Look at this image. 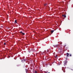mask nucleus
I'll list each match as a JSON object with an SVG mask.
<instances>
[{"label": "nucleus", "mask_w": 73, "mask_h": 73, "mask_svg": "<svg viewBox=\"0 0 73 73\" xmlns=\"http://www.w3.org/2000/svg\"><path fill=\"white\" fill-rule=\"evenodd\" d=\"M62 16L63 17H64V18H66V15H62Z\"/></svg>", "instance_id": "nucleus-1"}, {"label": "nucleus", "mask_w": 73, "mask_h": 73, "mask_svg": "<svg viewBox=\"0 0 73 73\" xmlns=\"http://www.w3.org/2000/svg\"><path fill=\"white\" fill-rule=\"evenodd\" d=\"M25 71L26 73H28V70H27V69H25Z\"/></svg>", "instance_id": "nucleus-2"}, {"label": "nucleus", "mask_w": 73, "mask_h": 73, "mask_svg": "<svg viewBox=\"0 0 73 73\" xmlns=\"http://www.w3.org/2000/svg\"><path fill=\"white\" fill-rule=\"evenodd\" d=\"M20 33H22V34L23 35H25V33H23V32L22 31H21L20 32Z\"/></svg>", "instance_id": "nucleus-3"}, {"label": "nucleus", "mask_w": 73, "mask_h": 73, "mask_svg": "<svg viewBox=\"0 0 73 73\" xmlns=\"http://www.w3.org/2000/svg\"><path fill=\"white\" fill-rule=\"evenodd\" d=\"M69 53H66V56L67 57H69Z\"/></svg>", "instance_id": "nucleus-4"}, {"label": "nucleus", "mask_w": 73, "mask_h": 73, "mask_svg": "<svg viewBox=\"0 0 73 73\" xmlns=\"http://www.w3.org/2000/svg\"><path fill=\"white\" fill-rule=\"evenodd\" d=\"M54 30H52L51 31V33H53V32H54Z\"/></svg>", "instance_id": "nucleus-5"}, {"label": "nucleus", "mask_w": 73, "mask_h": 73, "mask_svg": "<svg viewBox=\"0 0 73 73\" xmlns=\"http://www.w3.org/2000/svg\"><path fill=\"white\" fill-rule=\"evenodd\" d=\"M63 72H64V73H65V69H63Z\"/></svg>", "instance_id": "nucleus-6"}, {"label": "nucleus", "mask_w": 73, "mask_h": 73, "mask_svg": "<svg viewBox=\"0 0 73 73\" xmlns=\"http://www.w3.org/2000/svg\"><path fill=\"white\" fill-rule=\"evenodd\" d=\"M15 23L16 24V23H17V21L16 20H15Z\"/></svg>", "instance_id": "nucleus-7"}, {"label": "nucleus", "mask_w": 73, "mask_h": 73, "mask_svg": "<svg viewBox=\"0 0 73 73\" xmlns=\"http://www.w3.org/2000/svg\"><path fill=\"white\" fill-rule=\"evenodd\" d=\"M44 6H46V5H47V4H44Z\"/></svg>", "instance_id": "nucleus-8"}, {"label": "nucleus", "mask_w": 73, "mask_h": 73, "mask_svg": "<svg viewBox=\"0 0 73 73\" xmlns=\"http://www.w3.org/2000/svg\"><path fill=\"white\" fill-rule=\"evenodd\" d=\"M66 60H68V58L67 57L66 58Z\"/></svg>", "instance_id": "nucleus-9"}, {"label": "nucleus", "mask_w": 73, "mask_h": 73, "mask_svg": "<svg viewBox=\"0 0 73 73\" xmlns=\"http://www.w3.org/2000/svg\"><path fill=\"white\" fill-rule=\"evenodd\" d=\"M35 73H37V71H35Z\"/></svg>", "instance_id": "nucleus-10"}, {"label": "nucleus", "mask_w": 73, "mask_h": 73, "mask_svg": "<svg viewBox=\"0 0 73 73\" xmlns=\"http://www.w3.org/2000/svg\"><path fill=\"white\" fill-rule=\"evenodd\" d=\"M70 57L72 56V54H70Z\"/></svg>", "instance_id": "nucleus-11"}, {"label": "nucleus", "mask_w": 73, "mask_h": 73, "mask_svg": "<svg viewBox=\"0 0 73 73\" xmlns=\"http://www.w3.org/2000/svg\"><path fill=\"white\" fill-rule=\"evenodd\" d=\"M4 45H6V43H4Z\"/></svg>", "instance_id": "nucleus-12"}, {"label": "nucleus", "mask_w": 73, "mask_h": 73, "mask_svg": "<svg viewBox=\"0 0 73 73\" xmlns=\"http://www.w3.org/2000/svg\"><path fill=\"white\" fill-rule=\"evenodd\" d=\"M57 57V56H55V57L56 58V57Z\"/></svg>", "instance_id": "nucleus-13"}, {"label": "nucleus", "mask_w": 73, "mask_h": 73, "mask_svg": "<svg viewBox=\"0 0 73 73\" xmlns=\"http://www.w3.org/2000/svg\"><path fill=\"white\" fill-rule=\"evenodd\" d=\"M66 46V45H65L64 47H65Z\"/></svg>", "instance_id": "nucleus-14"}, {"label": "nucleus", "mask_w": 73, "mask_h": 73, "mask_svg": "<svg viewBox=\"0 0 73 73\" xmlns=\"http://www.w3.org/2000/svg\"><path fill=\"white\" fill-rule=\"evenodd\" d=\"M71 70H73V69H71Z\"/></svg>", "instance_id": "nucleus-15"}, {"label": "nucleus", "mask_w": 73, "mask_h": 73, "mask_svg": "<svg viewBox=\"0 0 73 73\" xmlns=\"http://www.w3.org/2000/svg\"><path fill=\"white\" fill-rule=\"evenodd\" d=\"M46 73H48V72H46Z\"/></svg>", "instance_id": "nucleus-16"}, {"label": "nucleus", "mask_w": 73, "mask_h": 73, "mask_svg": "<svg viewBox=\"0 0 73 73\" xmlns=\"http://www.w3.org/2000/svg\"><path fill=\"white\" fill-rule=\"evenodd\" d=\"M53 46H54V45H53Z\"/></svg>", "instance_id": "nucleus-17"}, {"label": "nucleus", "mask_w": 73, "mask_h": 73, "mask_svg": "<svg viewBox=\"0 0 73 73\" xmlns=\"http://www.w3.org/2000/svg\"><path fill=\"white\" fill-rule=\"evenodd\" d=\"M48 73H50V72H48Z\"/></svg>", "instance_id": "nucleus-18"}]
</instances>
